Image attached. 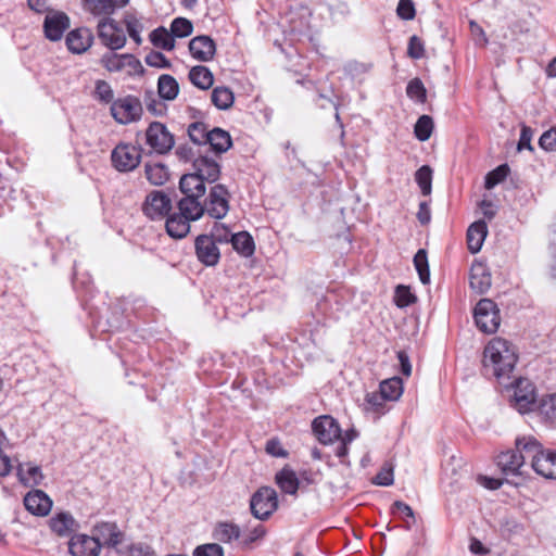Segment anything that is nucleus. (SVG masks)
I'll return each instance as SVG.
<instances>
[{"label":"nucleus","instance_id":"f257e3e1","mask_svg":"<svg viewBox=\"0 0 556 556\" xmlns=\"http://www.w3.org/2000/svg\"><path fill=\"white\" fill-rule=\"evenodd\" d=\"M518 358V350L510 341L495 337L483 351V375L496 379L502 386H507L506 382L514 378Z\"/></svg>","mask_w":556,"mask_h":556},{"label":"nucleus","instance_id":"f03ea898","mask_svg":"<svg viewBox=\"0 0 556 556\" xmlns=\"http://www.w3.org/2000/svg\"><path fill=\"white\" fill-rule=\"evenodd\" d=\"M531 458L533 470L545 479H556V451L544 450L532 435L517 438V445Z\"/></svg>","mask_w":556,"mask_h":556},{"label":"nucleus","instance_id":"7ed1b4c3","mask_svg":"<svg viewBox=\"0 0 556 556\" xmlns=\"http://www.w3.org/2000/svg\"><path fill=\"white\" fill-rule=\"evenodd\" d=\"M110 113L117 124L128 125L141 119L143 108L139 98L127 94L112 102Z\"/></svg>","mask_w":556,"mask_h":556},{"label":"nucleus","instance_id":"20e7f679","mask_svg":"<svg viewBox=\"0 0 556 556\" xmlns=\"http://www.w3.org/2000/svg\"><path fill=\"white\" fill-rule=\"evenodd\" d=\"M506 383L505 388L513 387L514 389L510 405L520 414L533 410L536 403L534 384L529 379L515 377Z\"/></svg>","mask_w":556,"mask_h":556},{"label":"nucleus","instance_id":"39448f33","mask_svg":"<svg viewBox=\"0 0 556 556\" xmlns=\"http://www.w3.org/2000/svg\"><path fill=\"white\" fill-rule=\"evenodd\" d=\"M142 148L128 142L117 143L111 152V164L119 173L135 170L141 163Z\"/></svg>","mask_w":556,"mask_h":556},{"label":"nucleus","instance_id":"423d86ee","mask_svg":"<svg viewBox=\"0 0 556 556\" xmlns=\"http://www.w3.org/2000/svg\"><path fill=\"white\" fill-rule=\"evenodd\" d=\"M150 153L166 155L175 146V137L161 122H151L144 131Z\"/></svg>","mask_w":556,"mask_h":556},{"label":"nucleus","instance_id":"0eeeda50","mask_svg":"<svg viewBox=\"0 0 556 556\" xmlns=\"http://www.w3.org/2000/svg\"><path fill=\"white\" fill-rule=\"evenodd\" d=\"M278 508V496L270 486H262L250 500V510L254 518L267 520Z\"/></svg>","mask_w":556,"mask_h":556},{"label":"nucleus","instance_id":"6e6552de","mask_svg":"<svg viewBox=\"0 0 556 556\" xmlns=\"http://www.w3.org/2000/svg\"><path fill=\"white\" fill-rule=\"evenodd\" d=\"M473 318L477 327L484 333H494L501 324L500 309L491 299H481L475 309Z\"/></svg>","mask_w":556,"mask_h":556},{"label":"nucleus","instance_id":"1a4fd4ad","mask_svg":"<svg viewBox=\"0 0 556 556\" xmlns=\"http://www.w3.org/2000/svg\"><path fill=\"white\" fill-rule=\"evenodd\" d=\"M99 62L110 73H119L125 68H129L128 75L143 73L140 61L130 53L119 54L110 50L102 54Z\"/></svg>","mask_w":556,"mask_h":556},{"label":"nucleus","instance_id":"9d476101","mask_svg":"<svg viewBox=\"0 0 556 556\" xmlns=\"http://www.w3.org/2000/svg\"><path fill=\"white\" fill-rule=\"evenodd\" d=\"M97 35L101 43L112 51L124 48L127 42L122 27L112 17H103L99 21Z\"/></svg>","mask_w":556,"mask_h":556},{"label":"nucleus","instance_id":"9b49d317","mask_svg":"<svg viewBox=\"0 0 556 556\" xmlns=\"http://www.w3.org/2000/svg\"><path fill=\"white\" fill-rule=\"evenodd\" d=\"M204 213H207L215 219L224 218L229 211V192L226 186L217 184L210 190L205 200Z\"/></svg>","mask_w":556,"mask_h":556},{"label":"nucleus","instance_id":"f8f14e48","mask_svg":"<svg viewBox=\"0 0 556 556\" xmlns=\"http://www.w3.org/2000/svg\"><path fill=\"white\" fill-rule=\"evenodd\" d=\"M172 210L170 198L162 190H153L142 204L143 214L152 220L165 218Z\"/></svg>","mask_w":556,"mask_h":556},{"label":"nucleus","instance_id":"ddd939ff","mask_svg":"<svg viewBox=\"0 0 556 556\" xmlns=\"http://www.w3.org/2000/svg\"><path fill=\"white\" fill-rule=\"evenodd\" d=\"M312 430L316 439L325 445L341 438V428L338 421L329 415L316 417L312 422Z\"/></svg>","mask_w":556,"mask_h":556},{"label":"nucleus","instance_id":"4468645a","mask_svg":"<svg viewBox=\"0 0 556 556\" xmlns=\"http://www.w3.org/2000/svg\"><path fill=\"white\" fill-rule=\"evenodd\" d=\"M515 450L502 452L497 456V466L505 476H521V467L527 458H530L527 453L522 451V445L519 447L517 441L515 442Z\"/></svg>","mask_w":556,"mask_h":556},{"label":"nucleus","instance_id":"2eb2a0df","mask_svg":"<svg viewBox=\"0 0 556 556\" xmlns=\"http://www.w3.org/2000/svg\"><path fill=\"white\" fill-rule=\"evenodd\" d=\"M198 261L205 266H215L220 260V251L212 237L199 235L194 240Z\"/></svg>","mask_w":556,"mask_h":556},{"label":"nucleus","instance_id":"dca6fc26","mask_svg":"<svg viewBox=\"0 0 556 556\" xmlns=\"http://www.w3.org/2000/svg\"><path fill=\"white\" fill-rule=\"evenodd\" d=\"M72 556H99L101 543L87 534L73 535L68 542Z\"/></svg>","mask_w":556,"mask_h":556},{"label":"nucleus","instance_id":"f3484780","mask_svg":"<svg viewBox=\"0 0 556 556\" xmlns=\"http://www.w3.org/2000/svg\"><path fill=\"white\" fill-rule=\"evenodd\" d=\"M70 27V17L64 12L47 14L43 22L45 36L51 41H58Z\"/></svg>","mask_w":556,"mask_h":556},{"label":"nucleus","instance_id":"a211bd4d","mask_svg":"<svg viewBox=\"0 0 556 556\" xmlns=\"http://www.w3.org/2000/svg\"><path fill=\"white\" fill-rule=\"evenodd\" d=\"M93 539L102 545L116 547L124 540V533L115 522H100L93 528Z\"/></svg>","mask_w":556,"mask_h":556},{"label":"nucleus","instance_id":"6ab92c4d","mask_svg":"<svg viewBox=\"0 0 556 556\" xmlns=\"http://www.w3.org/2000/svg\"><path fill=\"white\" fill-rule=\"evenodd\" d=\"M25 508L35 516H47L52 508L51 498L41 490L35 489L24 496Z\"/></svg>","mask_w":556,"mask_h":556},{"label":"nucleus","instance_id":"aec40b11","mask_svg":"<svg viewBox=\"0 0 556 556\" xmlns=\"http://www.w3.org/2000/svg\"><path fill=\"white\" fill-rule=\"evenodd\" d=\"M86 12L93 16L111 17L116 10L128 4L129 0H81Z\"/></svg>","mask_w":556,"mask_h":556},{"label":"nucleus","instance_id":"412c9836","mask_svg":"<svg viewBox=\"0 0 556 556\" xmlns=\"http://www.w3.org/2000/svg\"><path fill=\"white\" fill-rule=\"evenodd\" d=\"M189 51L193 59L200 62H208L213 60L216 53V45L210 36L201 35L190 40Z\"/></svg>","mask_w":556,"mask_h":556},{"label":"nucleus","instance_id":"4be33fe9","mask_svg":"<svg viewBox=\"0 0 556 556\" xmlns=\"http://www.w3.org/2000/svg\"><path fill=\"white\" fill-rule=\"evenodd\" d=\"M193 172L199 174L201 179L205 182H215L220 176V165L218 162L207 155L199 154L193 160Z\"/></svg>","mask_w":556,"mask_h":556},{"label":"nucleus","instance_id":"5701e85b","mask_svg":"<svg viewBox=\"0 0 556 556\" xmlns=\"http://www.w3.org/2000/svg\"><path fill=\"white\" fill-rule=\"evenodd\" d=\"M65 40L71 52L80 54L91 47L93 42V34L87 27H79L71 30Z\"/></svg>","mask_w":556,"mask_h":556},{"label":"nucleus","instance_id":"b1692460","mask_svg":"<svg viewBox=\"0 0 556 556\" xmlns=\"http://www.w3.org/2000/svg\"><path fill=\"white\" fill-rule=\"evenodd\" d=\"M469 286L478 294L485 293L491 287V274L481 263H473L470 268Z\"/></svg>","mask_w":556,"mask_h":556},{"label":"nucleus","instance_id":"393cba45","mask_svg":"<svg viewBox=\"0 0 556 556\" xmlns=\"http://www.w3.org/2000/svg\"><path fill=\"white\" fill-rule=\"evenodd\" d=\"M201 198L185 195L181 198L178 203V214L184 216L189 222H194L200 219L204 215V206L200 202Z\"/></svg>","mask_w":556,"mask_h":556},{"label":"nucleus","instance_id":"a878e982","mask_svg":"<svg viewBox=\"0 0 556 556\" xmlns=\"http://www.w3.org/2000/svg\"><path fill=\"white\" fill-rule=\"evenodd\" d=\"M179 190L187 197L202 198L205 194V182L194 172L184 174L179 180Z\"/></svg>","mask_w":556,"mask_h":556},{"label":"nucleus","instance_id":"bb28decb","mask_svg":"<svg viewBox=\"0 0 556 556\" xmlns=\"http://www.w3.org/2000/svg\"><path fill=\"white\" fill-rule=\"evenodd\" d=\"M50 529L59 536H68L78 528L70 513H59L49 520Z\"/></svg>","mask_w":556,"mask_h":556},{"label":"nucleus","instance_id":"cd10ccee","mask_svg":"<svg viewBox=\"0 0 556 556\" xmlns=\"http://www.w3.org/2000/svg\"><path fill=\"white\" fill-rule=\"evenodd\" d=\"M486 235L488 226L484 220H477L469 226L467 230V244L468 250L472 254H476L481 250Z\"/></svg>","mask_w":556,"mask_h":556},{"label":"nucleus","instance_id":"c85d7f7f","mask_svg":"<svg viewBox=\"0 0 556 556\" xmlns=\"http://www.w3.org/2000/svg\"><path fill=\"white\" fill-rule=\"evenodd\" d=\"M207 144L215 154L219 155L227 152L231 148V136L227 130H224L219 127H214L210 130Z\"/></svg>","mask_w":556,"mask_h":556},{"label":"nucleus","instance_id":"c756f323","mask_svg":"<svg viewBox=\"0 0 556 556\" xmlns=\"http://www.w3.org/2000/svg\"><path fill=\"white\" fill-rule=\"evenodd\" d=\"M165 228L169 237L174 239H182L190 231V222L178 213L168 214L166 216Z\"/></svg>","mask_w":556,"mask_h":556},{"label":"nucleus","instance_id":"7c9ffc66","mask_svg":"<svg viewBox=\"0 0 556 556\" xmlns=\"http://www.w3.org/2000/svg\"><path fill=\"white\" fill-rule=\"evenodd\" d=\"M275 480L283 493L296 495L300 488V481L293 469L288 466L283 467L276 473Z\"/></svg>","mask_w":556,"mask_h":556},{"label":"nucleus","instance_id":"2f4dec72","mask_svg":"<svg viewBox=\"0 0 556 556\" xmlns=\"http://www.w3.org/2000/svg\"><path fill=\"white\" fill-rule=\"evenodd\" d=\"M144 174L148 181L153 186H163L169 179V170L163 163H147Z\"/></svg>","mask_w":556,"mask_h":556},{"label":"nucleus","instance_id":"473e14b6","mask_svg":"<svg viewBox=\"0 0 556 556\" xmlns=\"http://www.w3.org/2000/svg\"><path fill=\"white\" fill-rule=\"evenodd\" d=\"M231 244L235 251L244 257L254 254L255 243L253 237L248 231H240L231 236Z\"/></svg>","mask_w":556,"mask_h":556},{"label":"nucleus","instance_id":"72a5a7b5","mask_svg":"<svg viewBox=\"0 0 556 556\" xmlns=\"http://www.w3.org/2000/svg\"><path fill=\"white\" fill-rule=\"evenodd\" d=\"M189 79L195 87L202 90L211 88L214 83L213 73L203 65L193 66L189 72Z\"/></svg>","mask_w":556,"mask_h":556},{"label":"nucleus","instance_id":"f704fd0d","mask_svg":"<svg viewBox=\"0 0 556 556\" xmlns=\"http://www.w3.org/2000/svg\"><path fill=\"white\" fill-rule=\"evenodd\" d=\"M157 92L161 99L172 101L179 92L177 80L168 74H163L157 80Z\"/></svg>","mask_w":556,"mask_h":556},{"label":"nucleus","instance_id":"c9c22d12","mask_svg":"<svg viewBox=\"0 0 556 556\" xmlns=\"http://www.w3.org/2000/svg\"><path fill=\"white\" fill-rule=\"evenodd\" d=\"M240 528L232 522H218L214 529L213 536L223 543H230L240 538Z\"/></svg>","mask_w":556,"mask_h":556},{"label":"nucleus","instance_id":"e433bc0d","mask_svg":"<svg viewBox=\"0 0 556 556\" xmlns=\"http://www.w3.org/2000/svg\"><path fill=\"white\" fill-rule=\"evenodd\" d=\"M379 392L388 401H397L403 393V381L400 377L386 379L379 384Z\"/></svg>","mask_w":556,"mask_h":556},{"label":"nucleus","instance_id":"4c0bfd02","mask_svg":"<svg viewBox=\"0 0 556 556\" xmlns=\"http://www.w3.org/2000/svg\"><path fill=\"white\" fill-rule=\"evenodd\" d=\"M211 100L218 110H228L233 104L235 94L230 88L218 86L213 89Z\"/></svg>","mask_w":556,"mask_h":556},{"label":"nucleus","instance_id":"58836bf2","mask_svg":"<svg viewBox=\"0 0 556 556\" xmlns=\"http://www.w3.org/2000/svg\"><path fill=\"white\" fill-rule=\"evenodd\" d=\"M150 41L156 48L172 51L175 48V40L165 27L160 26L150 33Z\"/></svg>","mask_w":556,"mask_h":556},{"label":"nucleus","instance_id":"ea45409f","mask_svg":"<svg viewBox=\"0 0 556 556\" xmlns=\"http://www.w3.org/2000/svg\"><path fill=\"white\" fill-rule=\"evenodd\" d=\"M210 130L208 126L203 122H193L187 128L190 140L199 147L207 146Z\"/></svg>","mask_w":556,"mask_h":556},{"label":"nucleus","instance_id":"a19ab883","mask_svg":"<svg viewBox=\"0 0 556 556\" xmlns=\"http://www.w3.org/2000/svg\"><path fill=\"white\" fill-rule=\"evenodd\" d=\"M16 469H17L16 473H17L18 480L25 486L39 485L45 478V476L41 471V468L36 465L28 467L27 477L24 475V469H23L22 464H20Z\"/></svg>","mask_w":556,"mask_h":556},{"label":"nucleus","instance_id":"79ce46f5","mask_svg":"<svg viewBox=\"0 0 556 556\" xmlns=\"http://www.w3.org/2000/svg\"><path fill=\"white\" fill-rule=\"evenodd\" d=\"M540 416L551 425H556V394L543 397L538 406Z\"/></svg>","mask_w":556,"mask_h":556},{"label":"nucleus","instance_id":"37998d69","mask_svg":"<svg viewBox=\"0 0 556 556\" xmlns=\"http://www.w3.org/2000/svg\"><path fill=\"white\" fill-rule=\"evenodd\" d=\"M414 265L418 273L419 279L424 285L430 282V269L428 263L427 251L419 249L414 256Z\"/></svg>","mask_w":556,"mask_h":556},{"label":"nucleus","instance_id":"c03bdc74","mask_svg":"<svg viewBox=\"0 0 556 556\" xmlns=\"http://www.w3.org/2000/svg\"><path fill=\"white\" fill-rule=\"evenodd\" d=\"M433 119L429 115H421L415 126H414V135L419 141H427L433 131Z\"/></svg>","mask_w":556,"mask_h":556},{"label":"nucleus","instance_id":"a18cd8bd","mask_svg":"<svg viewBox=\"0 0 556 556\" xmlns=\"http://www.w3.org/2000/svg\"><path fill=\"white\" fill-rule=\"evenodd\" d=\"M415 180L424 195H429L432 191V169L429 165H422L415 173Z\"/></svg>","mask_w":556,"mask_h":556},{"label":"nucleus","instance_id":"49530a36","mask_svg":"<svg viewBox=\"0 0 556 556\" xmlns=\"http://www.w3.org/2000/svg\"><path fill=\"white\" fill-rule=\"evenodd\" d=\"M510 168L508 164H501L493 170L486 174L484 180L485 189H493L496 185L504 181L509 175Z\"/></svg>","mask_w":556,"mask_h":556},{"label":"nucleus","instance_id":"de8ad7c7","mask_svg":"<svg viewBox=\"0 0 556 556\" xmlns=\"http://www.w3.org/2000/svg\"><path fill=\"white\" fill-rule=\"evenodd\" d=\"M406 94L409 99L424 104L427 100V90L420 78L416 77L408 81Z\"/></svg>","mask_w":556,"mask_h":556},{"label":"nucleus","instance_id":"09e8293b","mask_svg":"<svg viewBox=\"0 0 556 556\" xmlns=\"http://www.w3.org/2000/svg\"><path fill=\"white\" fill-rule=\"evenodd\" d=\"M417 301V296L410 291V288L399 285L394 292V303L397 307L404 308Z\"/></svg>","mask_w":556,"mask_h":556},{"label":"nucleus","instance_id":"8fccbe9b","mask_svg":"<svg viewBox=\"0 0 556 556\" xmlns=\"http://www.w3.org/2000/svg\"><path fill=\"white\" fill-rule=\"evenodd\" d=\"M193 25L185 17H176L170 24V34L174 37L185 38L192 34Z\"/></svg>","mask_w":556,"mask_h":556},{"label":"nucleus","instance_id":"3c124183","mask_svg":"<svg viewBox=\"0 0 556 556\" xmlns=\"http://www.w3.org/2000/svg\"><path fill=\"white\" fill-rule=\"evenodd\" d=\"M94 96L100 102L104 104H112V102L115 100L114 91L110 84L101 79L96 81Z\"/></svg>","mask_w":556,"mask_h":556},{"label":"nucleus","instance_id":"603ef678","mask_svg":"<svg viewBox=\"0 0 556 556\" xmlns=\"http://www.w3.org/2000/svg\"><path fill=\"white\" fill-rule=\"evenodd\" d=\"M388 400L380 392H370L365 396V402L368 405L367 409L377 414L386 412V402Z\"/></svg>","mask_w":556,"mask_h":556},{"label":"nucleus","instance_id":"864d4df0","mask_svg":"<svg viewBox=\"0 0 556 556\" xmlns=\"http://www.w3.org/2000/svg\"><path fill=\"white\" fill-rule=\"evenodd\" d=\"M232 235L226 225L216 222L207 236L212 237L215 243L218 244L231 242Z\"/></svg>","mask_w":556,"mask_h":556},{"label":"nucleus","instance_id":"5fc2aeb1","mask_svg":"<svg viewBox=\"0 0 556 556\" xmlns=\"http://www.w3.org/2000/svg\"><path fill=\"white\" fill-rule=\"evenodd\" d=\"M124 22L129 37L136 42V45H141L142 38L140 36V31L142 30V24L131 15H127Z\"/></svg>","mask_w":556,"mask_h":556},{"label":"nucleus","instance_id":"6e6d98bb","mask_svg":"<svg viewBox=\"0 0 556 556\" xmlns=\"http://www.w3.org/2000/svg\"><path fill=\"white\" fill-rule=\"evenodd\" d=\"M392 514H399L401 517H406V518H409L412 520L410 521H406V526L405 528L407 530L412 529L413 527V523H415V514H414V510L412 509V507L409 505H407L406 503L402 502V501H395L392 505Z\"/></svg>","mask_w":556,"mask_h":556},{"label":"nucleus","instance_id":"4d7b16f0","mask_svg":"<svg viewBox=\"0 0 556 556\" xmlns=\"http://www.w3.org/2000/svg\"><path fill=\"white\" fill-rule=\"evenodd\" d=\"M539 146L546 152H556V127H552L541 135Z\"/></svg>","mask_w":556,"mask_h":556},{"label":"nucleus","instance_id":"13d9d810","mask_svg":"<svg viewBox=\"0 0 556 556\" xmlns=\"http://www.w3.org/2000/svg\"><path fill=\"white\" fill-rule=\"evenodd\" d=\"M146 63L151 67L156 68H168L170 67V61L159 51H151L146 55Z\"/></svg>","mask_w":556,"mask_h":556},{"label":"nucleus","instance_id":"bf43d9fd","mask_svg":"<svg viewBox=\"0 0 556 556\" xmlns=\"http://www.w3.org/2000/svg\"><path fill=\"white\" fill-rule=\"evenodd\" d=\"M193 556H224V549L217 543H207L197 546Z\"/></svg>","mask_w":556,"mask_h":556},{"label":"nucleus","instance_id":"052dcab7","mask_svg":"<svg viewBox=\"0 0 556 556\" xmlns=\"http://www.w3.org/2000/svg\"><path fill=\"white\" fill-rule=\"evenodd\" d=\"M396 13L402 20H413L416 15L414 2L412 0H400L397 3Z\"/></svg>","mask_w":556,"mask_h":556},{"label":"nucleus","instance_id":"680f3d73","mask_svg":"<svg viewBox=\"0 0 556 556\" xmlns=\"http://www.w3.org/2000/svg\"><path fill=\"white\" fill-rule=\"evenodd\" d=\"M532 137H533V129L530 126H527L526 124H522L521 125V129H520V138H519V141H518L517 149L519 151H521L523 149H527L529 151H533L534 148H533V146L531 143Z\"/></svg>","mask_w":556,"mask_h":556},{"label":"nucleus","instance_id":"e2e57ef3","mask_svg":"<svg viewBox=\"0 0 556 556\" xmlns=\"http://www.w3.org/2000/svg\"><path fill=\"white\" fill-rule=\"evenodd\" d=\"M407 54L415 60L421 59L425 54L424 42L415 35L409 38Z\"/></svg>","mask_w":556,"mask_h":556},{"label":"nucleus","instance_id":"0e129e2a","mask_svg":"<svg viewBox=\"0 0 556 556\" xmlns=\"http://www.w3.org/2000/svg\"><path fill=\"white\" fill-rule=\"evenodd\" d=\"M469 28L477 46L485 47L489 43L485 31L476 21L469 22Z\"/></svg>","mask_w":556,"mask_h":556},{"label":"nucleus","instance_id":"69168bd1","mask_svg":"<svg viewBox=\"0 0 556 556\" xmlns=\"http://www.w3.org/2000/svg\"><path fill=\"white\" fill-rule=\"evenodd\" d=\"M127 554L128 556H156L151 546L142 543L131 544Z\"/></svg>","mask_w":556,"mask_h":556},{"label":"nucleus","instance_id":"338daca9","mask_svg":"<svg viewBox=\"0 0 556 556\" xmlns=\"http://www.w3.org/2000/svg\"><path fill=\"white\" fill-rule=\"evenodd\" d=\"M175 154L182 162H193L197 157L194 150L189 144H179L175 150Z\"/></svg>","mask_w":556,"mask_h":556},{"label":"nucleus","instance_id":"774afa93","mask_svg":"<svg viewBox=\"0 0 556 556\" xmlns=\"http://www.w3.org/2000/svg\"><path fill=\"white\" fill-rule=\"evenodd\" d=\"M266 452L275 457H286L288 452L281 446L278 440L271 439L266 443Z\"/></svg>","mask_w":556,"mask_h":556}]
</instances>
